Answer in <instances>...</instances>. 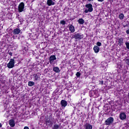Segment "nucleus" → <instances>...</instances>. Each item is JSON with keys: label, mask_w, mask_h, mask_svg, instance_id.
I'll return each mask as SVG.
<instances>
[{"label": "nucleus", "mask_w": 129, "mask_h": 129, "mask_svg": "<svg viewBox=\"0 0 129 129\" xmlns=\"http://www.w3.org/2000/svg\"><path fill=\"white\" fill-rule=\"evenodd\" d=\"M125 61L127 65H129V58H127Z\"/></svg>", "instance_id": "29"}, {"label": "nucleus", "mask_w": 129, "mask_h": 129, "mask_svg": "<svg viewBox=\"0 0 129 129\" xmlns=\"http://www.w3.org/2000/svg\"><path fill=\"white\" fill-rule=\"evenodd\" d=\"M57 60L55 55H52L49 57V63L50 64H53L54 63V60Z\"/></svg>", "instance_id": "8"}, {"label": "nucleus", "mask_w": 129, "mask_h": 129, "mask_svg": "<svg viewBox=\"0 0 129 129\" xmlns=\"http://www.w3.org/2000/svg\"><path fill=\"white\" fill-rule=\"evenodd\" d=\"M18 19H19V20L20 23H21V24H22V23H23V18H19V17H18Z\"/></svg>", "instance_id": "27"}, {"label": "nucleus", "mask_w": 129, "mask_h": 129, "mask_svg": "<svg viewBox=\"0 0 129 129\" xmlns=\"http://www.w3.org/2000/svg\"><path fill=\"white\" fill-rule=\"evenodd\" d=\"M124 18V15H123V14L122 13H120L118 16V18L120 20H123Z\"/></svg>", "instance_id": "21"}, {"label": "nucleus", "mask_w": 129, "mask_h": 129, "mask_svg": "<svg viewBox=\"0 0 129 129\" xmlns=\"http://www.w3.org/2000/svg\"><path fill=\"white\" fill-rule=\"evenodd\" d=\"M9 124L11 126V127H15L16 125V122H15V120L13 119H11L9 121Z\"/></svg>", "instance_id": "9"}, {"label": "nucleus", "mask_w": 129, "mask_h": 129, "mask_svg": "<svg viewBox=\"0 0 129 129\" xmlns=\"http://www.w3.org/2000/svg\"><path fill=\"white\" fill-rule=\"evenodd\" d=\"M96 45L98 47H100V46H101V42H97L96 43Z\"/></svg>", "instance_id": "26"}, {"label": "nucleus", "mask_w": 129, "mask_h": 129, "mask_svg": "<svg viewBox=\"0 0 129 129\" xmlns=\"http://www.w3.org/2000/svg\"><path fill=\"white\" fill-rule=\"evenodd\" d=\"M53 71H54V72H55V73H60V69H59L58 67H55L53 68Z\"/></svg>", "instance_id": "17"}, {"label": "nucleus", "mask_w": 129, "mask_h": 129, "mask_svg": "<svg viewBox=\"0 0 129 129\" xmlns=\"http://www.w3.org/2000/svg\"><path fill=\"white\" fill-rule=\"evenodd\" d=\"M126 48L129 50V42H125Z\"/></svg>", "instance_id": "25"}, {"label": "nucleus", "mask_w": 129, "mask_h": 129, "mask_svg": "<svg viewBox=\"0 0 129 129\" xmlns=\"http://www.w3.org/2000/svg\"><path fill=\"white\" fill-rule=\"evenodd\" d=\"M24 10H25V4L24 2H21L18 6V12L22 13L24 12Z\"/></svg>", "instance_id": "5"}, {"label": "nucleus", "mask_w": 129, "mask_h": 129, "mask_svg": "<svg viewBox=\"0 0 129 129\" xmlns=\"http://www.w3.org/2000/svg\"><path fill=\"white\" fill-rule=\"evenodd\" d=\"M47 5L50 7L51 6H54L55 5V2H53L52 0H47Z\"/></svg>", "instance_id": "15"}, {"label": "nucleus", "mask_w": 129, "mask_h": 129, "mask_svg": "<svg viewBox=\"0 0 129 129\" xmlns=\"http://www.w3.org/2000/svg\"><path fill=\"white\" fill-rule=\"evenodd\" d=\"M8 53L10 56H13V52H12V51H10V50L8 51Z\"/></svg>", "instance_id": "28"}, {"label": "nucleus", "mask_w": 129, "mask_h": 129, "mask_svg": "<svg viewBox=\"0 0 129 129\" xmlns=\"http://www.w3.org/2000/svg\"><path fill=\"white\" fill-rule=\"evenodd\" d=\"M119 118L120 119H121V120H123L124 119H125V118H126V115L125 114V113L124 112L121 113L119 115Z\"/></svg>", "instance_id": "10"}, {"label": "nucleus", "mask_w": 129, "mask_h": 129, "mask_svg": "<svg viewBox=\"0 0 129 129\" xmlns=\"http://www.w3.org/2000/svg\"><path fill=\"white\" fill-rule=\"evenodd\" d=\"M3 126V125L2 124V123H0V127H2Z\"/></svg>", "instance_id": "35"}, {"label": "nucleus", "mask_w": 129, "mask_h": 129, "mask_svg": "<svg viewBox=\"0 0 129 129\" xmlns=\"http://www.w3.org/2000/svg\"><path fill=\"white\" fill-rule=\"evenodd\" d=\"M60 127V125L57 124H55L52 127V129H58Z\"/></svg>", "instance_id": "20"}, {"label": "nucleus", "mask_w": 129, "mask_h": 129, "mask_svg": "<svg viewBox=\"0 0 129 129\" xmlns=\"http://www.w3.org/2000/svg\"><path fill=\"white\" fill-rule=\"evenodd\" d=\"M88 2H93V0H87Z\"/></svg>", "instance_id": "36"}, {"label": "nucleus", "mask_w": 129, "mask_h": 129, "mask_svg": "<svg viewBox=\"0 0 129 129\" xmlns=\"http://www.w3.org/2000/svg\"><path fill=\"white\" fill-rule=\"evenodd\" d=\"M76 76L78 78H79L80 76H81V73L79 72H77L76 74Z\"/></svg>", "instance_id": "23"}, {"label": "nucleus", "mask_w": 129, "mask_h": 129, "mask_svg": "<svg viewBox=\"0 0 129 129\" xmlns=\"http://www.w3.org/2000/svg\"><path fill=\"white\" fill-rule=\"evenodd\" d=\"M84 37V35L81 33L75 32L72 36V39H75L76 40H82Z\"/></svg>", "instance_id": "1"}, {"label": "nucleus", "mask_w": 129, "mask_h": 129, "mask_svg": "<svg viewBox=\"0 0 129 129\" xmlns=\"http://www.w3.org/2000/svg\"><path fill=\"white\" fill-rule=\"evenodd\" d=\"M60 104L62 107H66L67 106L68 103L65 100H61L60 101Z\"/></svg>", "instance_id": "11"}, {"label": "nucleus", "mask_w": 129, "mask_h": 129, "mask_svg": "<svg viewBox=\"0 0 129 129\" xmlns=\"http://www.w3.org/2000/svg\"><path fill=\"white\" fill-rule=\"evenodd\" d=\"M99 84H101V85H103V81H99Z\"/></svg>", "instance_id": "31"}, {"label": "nucleus", "mask_w": 129, "mask_h": 129, "mask_svg": "<svg viewBox=\"0 0 129 129\" xmlns=\"http://www.w3.org/2000/svg\"><path fill=\"white\" fill-rule=\"evenodd\" d=\"M33 78L34 79V81H38L41 79V74L40 73H37V74H35L33 75Z\"/></svg>", "instance_id": "7"}, {"label": "nucleus", "mask_w": 129, "mask_h": 129, "mask_svg": "<svg viewBox=\"0 0 129 129\" xmlns=\"http://www.w3.org/2000/svg\"><path fill=\"white\" fill-rule=\"evenodd\" d=\"M44 72L45 74H47L48 73V69H45Z\"/></svg>", "instance_id": "30"}, {"label": "nucleus", "mask_w": 129, "mask_h": 129, "mask_svg": "<svg viewBox=\"0 0 129 129\" xmlns=\"http://www.w3.org/2000/svg\"><path fill=\"white\" fill-rule=\"evenodd\" d=\"M60 24L62 25V26H64V25H66V21H65V20H61L60 21Z\"/></svg>", "instance_id": "24"}, {"label": "nucleus", "mask_w": 129, "mask_h": 129, "mask_svg": "<svg viewBox=\"0 0 129 129\" xmlns=\"http://www.w3.org/2000/svg\"><path fill=\"white\" fill-rule=\"evenodd\" d=\"M127 97L129 98V92L128 93Z\"/></svg>", "instance_id": "37"}, {"label": "nucleus", "mask_w": 129, "mask_h": 129, "mask_svg": "<svg viewBox=\"0 0 129 129\" xmlns=\"http://www.w3.org/2000/svg\"><path fill=\"white\" fill-rule=\"evenodd\" d=\"M7 67L10 69L14 68V67H15V59H14L13 58L10 59V61L7 64Z\"/></svg>", "instance_id": "6"}, {"label": "nucleus", "mask_w": 129, "mask_h": 129, "mask_svg": "<svg viewBox=\"0 0 129 129\" xmlns=\"http://www.w3.org/2000/svg\"><path fill=\"white\" fill-rule=\"evenodd\" d=\"M97 1H98V2H100L101 3H102V2H103V1H104V0H97Z\"/></svg>", "instance_id": "33"}, {"label": "nucleus", "mask_w": 129, "mask_h": 129, "mask_svg": "<svg viewBox=\"0 0 129 129\" xmlns=\"http://www.w3.org/2000/svg\"><path fill=\"white\" fill-rule=\"evenodd\" d=\"M85 8H87L88 9L85 10V11L84 13H85V14H87L89 12V13H91L93 12V7L92 6V4L89 3L88 4H86L85 5Z\"/></svg>", "instance_id": "2"}, {"label": "nucleus", "mask_w": 129, "mask_h": 129, "mask_svg": "<svg viewBox=\"0 0 129 129\" xmlns=\"http://www.w3.org/2000/svg\"><path fill=\"white\" fill-rule=\"evenodd\" d=\"M69 30L71 31V33H74L75 32V27L73 26V24L70 25Z\"/></svg>", "instance_id": "13"}, {"label": "nucleus", "mask_w": 129, "mask_h": 129, "mask_svg": "<svg viewBox=\"0 0 129 129\" xmlns=\"http://www.w3.org/2000/svg\"><path fill=\"white\" fill-rule=\"evenodd\" d=\"M53 119V118L52 117V114H51L49 116H47V118L45 119V123L46 125H53V121L52 120Z\"/></svg>", "instance_id": "3"}, {"label": "nucleus", "mask_w": 129, "mask_h": 129, "mask_svg": "<svg viewBox=\"0 0 129 129\" xmlns=\"http://www.w3.org/2000/svg\"><path fill=\"white\" fill-rule=\"evenodd\" d=\"M24 129H29V127L28 126H25Z\"/></svg>", "instance_id": "34"}, {"label": "nucleus", "mask_w": 129, "mask_h": 129, "mask_svg": "<svg viewBox=\"0 0 129 129\" xmlns=\"http://www.w3.org/2000/svg\"><path fill=\"white\" fill-rule=\"evenodd\" d=\"M126 33L127 34V35H129V29L126 31Z\"/></svg>", "instance_id": "32"}, {"label": "nucleus", "mask_w": 129, "mask_h": 129, "mask_svg": "<svg viewBox=\"0 0 129 129\" xmlns=\"http://www.w3.org/2000/svg\"><path fill=\"white\" fill-rule=\"evenodd\" d=\"M85 129H92V125L89 123H86L85 125Z\"/></svg>", "instance_id": "18"}, {"label": "nucleus", "mask_w": 129, "mask_h": 129, "mask_svg": "<svg viewBox=\"0 0 129 129\" xmlns=\"http://www.w3.org/2000/svg\"><path fill=\"white\" fill-rule=\"evenodd\" d=\"M14 35H19L21 33V30L19 28H16L13 30Z\"/></svg>", "instance_id": "12"}, {"label": "nucleus", "mask_w": 129, "mask_h": 129, "mask_svg": "<svg viewBox=\"0 0 129 129\" xmlns=\"http://www.w3.org/2000/svg\"><path fill=\"white\" fill-rule=\"evenodd\" d=\"M78 22L80 25H83V24H84V20L82 18L79 19Z\"/></svg>", "instance_id": "19"}, {"label": "nucleus", "mask_w": 129, "mask_h": 129, "mask_svg": "<svg viewBox=\"0 0 129 129\" xmlns=\"http://www.w3.org/2000/svg\"><path fill=\"white\" fill-rule=\"evenodd\" d=\"M93 50L95 53H97L99 52L100 48L98 46L95 45L93 47Z\"/></svg>", "instance_id": "16"}, {"label": "nucleus", "mask_w": 129, "mask_h": 129, "mask_svg": "<svg viewBox=\"0 0 129 129\" xmlns=\"http://www.w3.org/2000/svg\"><path fill=\"white\" fill-rule=\"evenodd\" d=\"M118 43L119 46H122L123 45V38L121 37L118 39Z\"/></svg>", "instance_id": "14"}, {"label": "nucleus", "mask_w": 129, "mask_h": 129, "mask_svg": "<svg viewBox=\"0 0 129 129\" xmlns=\"http://www.w3.org/2000/svg\"><path fill=\"white\" fill-rule=\"evenodd\" d=\"M114 121V119L113 117H109L105 121V125H111Z\"/></svg>", "instance_id": "4"}, {"label": "nucleus", "mask_w": 129, "mask_h": 129, "mask_svg": "<svg viewBox=\"0 0 129 129\" xmlns=\"http://www.w3.org/2000/svg\"><path fill=\"white\" fill-rule=\"evenodd\" d=\"M34 85H35V83L34 82H32V81H29L28 82V86H34Z\"/></svg>", "instance_id": "22"}]
</instances>
